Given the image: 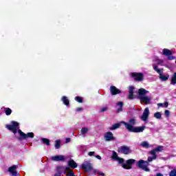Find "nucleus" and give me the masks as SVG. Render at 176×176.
Segmentation results:
<instances>
[{
  "mask_svg": "<svg viewBox=\"0 0 176 176\" xmlns=\"http://www.w3.org/2000/svg\"><path fill=\"white\" fill-rule=\"evenodd\" d=\"M100 175H104V174L102 173H98Z\"/></svg>",
  "mask_w": 176,
  "mask_h": 176,
  "instance_id": "obj_43",
  "label": "nucleus"
},
{
  "mask_svg": "<svg viewBox=\"0 0 176 176\" xmlns=\"http://www.w3.org/2000/svg\"><path fill=\"white\" fill-rule=\"evenodd\" d=\"M156 176H163V174H162V173H157Z\"/></svg>",
  "mask_w": 176,
  "mask_h": 176,
  "instance_id": "obj_42",
  "label": "nucleus"
},
{
  "mask_svg": "<svg viewBox=\"0 0 176 176\" xmlns=\"http://www.w3.org/2000/svg\"><path fill=\"white\" fill-rule=\"evenodd\" d=\"M42 141H43V144H45V145H50V140H49V139L43 138Z\"/></svg>",
  "mask_w": 176,
  "mask_h": 176,
  "instance_id": "obj_31",
  "label": "nucleus"
},
{
  "mask_svg": "<svg viewBox=\"0 0 176 176\" xmlns=\"http://www.w3.org/2000/svg\"><path fill=\"white\" fill-rule=\"evenodd\" d=\"M151 112L149 111V108L146 107L143 112V114L141 116V119L143 122H146L148 120V118H149V114Z\"/></svg>",
  "mask_w": 176,
  "mask_h": 176,
  "instance_id": "obj_8",
  "label": "nucleus"
},
{
  "mask_svg": "<svg viewBox=\"0 0 176 176\" xmlns=\"http://www.w3.org/2000/svg\"><path fill=\"white\" fill-rule=\"evenodd\" d=\"M88 132H89V128H86V127L82 128L81 134H82V135H86V134H87Z\"/></svg>",
  "mask_w": 176,
  "mask_h": 176,
  "instance_id": "obj_25",
  "label": "nucleus"
},
{
  "mask_svg": "<svg viewBox=\"0 0 176 176\" xmlns=\"http://www.w3.org/2000/svg\"><path fill=\"white\" fill-rule=\"evenodd\" d=\"M138 93H139V98H141V97H144L145 94H148V93H149V91L142 88V89H139Z\"/></svg>",
  "mask_w": 176,
  "mask_h": 176,
  "instance_id": "obj_17",
  "label": "nucleus"
},
{
  "mask_svg": "<svg viewBox=\"0 0 176 176\" xmlns=\"http://www.w3.org/2000/svg\"><path fill=\"white\" fill-rule=\"evenodd\" d=\"M75 100H76V101H77L78 102H82V101H83L82 99V98H80V97H79V96L76 97V98H75Z\"/></svg>",
  "mask_w": 176,
  "mask_h": 176,
  "instance_id": "obj_35",
  "label": "nucleus"
},
{
  "mask_svg": "<svg viewBox=\"0 0 176 176\" xmlns=\"http://www.w3.org/2000/svg\"><path fill=\"white\" fill-rule=\"evenodd\" d=\"M123 102H118L117 103V112H122L123 111Z\"/></svg>",
  "mask_w": 176,
  "mask_h": 176,
  "instance_id": "obj_19",
  "label": "nucleus"
},
{
  "mask_svg": "<svg viewBox=\"0 0 176 176\" xmlns=\"http://www.w3.org/2000/svg\"><path fill=\"white\" fill-rule=\"evenodd\" d=\"M82 168L85 170V171H90V170H93V166H91V164L89 162H85L82 165Z\"/></svg>",
  "mask_w": 176,
  "mask_h": 176,
  "instance_id": "obj_10",
  "label": "nucleus"
},
{
  "mask_svg": "<svg viewBox=\"0 0 176 176\" xmlns=\"http://www.w3.org/2000/svg\"><path fill=\"white\" fill-rule=\"evenodd\" d=\"M169 176H176V170L175 169L171 170L169 173Z\"/></svg>",
  "mask_w": 176,
  "mask_h": 176,
  "instance_id": "obj_33",
  "label": "nucleus"
},
{
  "mask_svg": "<svg viewBox=\"0 0 176 176\" xmlns=\"http://www.w3.org/2000/svg\"><path fill=\"white\" fill-rule=\"evenodd\" d=\"M107 111H108V107H104L100 109V112H107Z\"/></svg>",
  "mask_w": 176,
  "mask_h": 176,
  "instance_id": "obj_32",
  "label": "nucleus"
},
{
  "mask_svg": "<svg viewBox=\"0 0 176 176\" xmlns=\"http://www.w3.org/2000/svg\"><path fill=\"white\" fill-rule=\"evenodd\" d=\"M104 140L105 141H112L113 140H115L112 132H107L104 134Z\"/></svg>",
  "mask_w": 176,
  "mask_h": 176,
  "instance_id": "obj_14",
  "label": "nucleus"
},
{
  "mask_svg": "<svg viewBox=\"0 0 176 176\" xmlns=\"http://www.w3.org/2000/svg\"><path fill=\"white\" fill-rule=\"evenodd\" d=\"M51 160L53 162H64L65 157H64V155H55L51 157Z\"/></svg>",
  "mask_w": 176,
  "mask_h": 176,
  "instance_id": "obj_11",
  "label": "nucleus"
},
{
  "mask_svg": "<svg viewBox=\"0 0 176 176\" xmlns=\"http://www.w3.org/2000/svg\"><path fill=\"white\" fill-rule=\"evenodd\" d=\"M170 83L171 85H176V72L173 75Z\"/></svg>",
  "mask_w": 176,
  "mask_h": 176,
  "instance_id": "obj_26",
  "label": "nucleus"
},
{
  "mask_svg": "<svg viewBox=\"0 0 176 176\" xmlns=\"http://www.w3.org/2000/svg\"><path fill=\"white\" fill-rule=\"evenodd\" d=\"M61 142L60 140H56L55 141V148L56 149H60Z\"/></svg>",
  "mask_w": 176,
  "mask_h": 176,
  "instance_id": "obj_29",
  "label": "nucleus"
},
{
  "mask_svg": "<svg viewBox=\"0 0 176 176\" xmlns=\"http://www.w3.org/2000/svg\"><path fill=\"white\" fill-rule=\"evenodd\" d=\"M153 69L155 71H156V72H157V74H160V78L162 80L166 81V80H168V76H164V75L162 74V73L163 72L162 70L160 69H157V65H153Z\"/></svg>",
  "mask_w": 176,
  "mask_h": 176,
  "instance_id": "obj_6",
  "label": "nucleus"
},
{
  "mask_svg": "<svg viewBox=\"0 0 176 176\" xmlns=\"http://www.w3.org/2000/svg\"><path fill=\"white\" fill-rule=\"evenodd\" d=\"M141 146H142L143 148H149V146H151L149 145V143H148V142H142L141 143Z\"/></svg>",
  "mask_w": 176,
  "mask_h": 176,
  "instance_id": "obj_28",
  "label": "nucleus"
},
{
  "mask_svg": "<svg viewBox=\"0 0 176 176\" xmlns=\"http://www.w3.org/2000/svg\"><path fill=\"white\" fill-rule=\"evenodd\" d=\"M82 107H78V108H77L76 109V111H77V112H80V111H82Z\"/></svg>",
  "mask_w": 176,
  "mask_h": 176,
  "instance_id": "obj_40",
  "label": "nucleus"
},
{
  "mask_svg": "<svg viewBox=\"0 0 176 176\" xmlns=\"http://www.w3.org/2000/svg\"><path fill=\"white\" fill-rule=\"evenodd\" d=\"M131 75L135 80H142L144 79V75L142 73H132Z\"/></svg>",
  "mask_w": 176,
  "mask_h": 176,
  "instance_id": "obj_12",
  "label": "nucleus"
},
{
  "mask_svg": "<svg viewBox=\"0 0 176 176\" xmlns=\"http://www.w3.org/2000/svg\"><path fill=\"white\" fill-rule=\"evenodd\" d=\"M164 151V146H158L157 148L149 152L150 155H152L153 157H148V162H152L153 160H156L157 155H156V153L157 152H163Z\"/></svg>",
  "mask_w": 176,
  "mask_h": 176,
  "instance_id": "obj_3",
  "label": "nucleus"
},
{
  "mask_svg": "<svg viewBox=\"0 0 176 176\" xmlns=\"http://www.w3.org/2000/svg\"><path fill=\"white\" fill-rule=\"evenodd\" d=\"M16 168H17V166L14 165L10 168H8V172L12 174V176H17V171H16Z\"/></svg>",
  "mask_w": 176,
  "mask_h": 176,
  "instance_id": "obj_15",
  "label": "nucleus"
},
{
  "mask_svg": "<svg viewBox=\"0 0 176 176\" xmlns=\"http://www.w3.org/2000/svg\"><path fill=\"white\" fill-rule=\"evenodd\" d=\"M96 159H98V160H101V156L96 155Z\"/></svg>",
  "mask_w": 176,
  "mask_h": 176,
  "instance_id": "obj_41",
  "label": "nucleus"
},
{
  "mask_svg": "<svg viewBox=\"0 0 176 176\" xmlns=\"http://www.w3.org/2000/svg\"><path fill=\"white\" fill-rule=\"evenodd\" d=\"M68 142H71V138H66V144H68Z\"/></svg>",
  "mask_w": 176,
  "mask_h": 176,
  "instance_id": "obj_39",
  "label": "nucleus"
},
{
  "mask_svg": "<svg viewBox=\"0 0 176 176\" xmlns=\"http://www.w3.org/2000/svg\"><path fill=\"white\" fill-rule=\"evenodd\" d=\"M95 153H96V152H94V151H91V152H89V153H88V155H89V156H93V155H94Z\"/></svg>",
  "mask_w": 176,
  "mask_h": 176,
  "instance_id": "obj_37",
  "label": "nucleus"
},
{
  "mask_svg": "<svg viewBox=\"0 0 176 176\" xmlns=\"http://www.w3.org/2000/svg\"><path fill=\"white\" fill-rule=\"evenodd\" d=\"M157 107L158 108H167L168 107V102H164V103H158Z\"/></svg>",
  "mask_w": 176,
  "mask_h": 176,
  "instance_id": "obj_22",
  "label": "nucleus"
},
{
  "mask_svg": "<svg viewBox=\"0 0 176 176\" xmlns=\"http://www.w3.org/2000/svg\"><path fill=\"white\" fill-rule=\"evenodd\" d=\"M172 54L173 52L168 49H164L163 50V54H164L165 56H170Z\"/></svg>",
  "mask_w": 176,
  "mask_h": 176,
  "instance_id": "obj_23",
  "label": "nucleus"
},
{
  "mask_svg": "<svg viewBox=\"0 0 176 176\" xmlns=\"http://www.w3.org/2000/svg\"><path fill=\"white\" fill-rule=\"evenodd\" d=\"M112 159L117 160L120 164H122V163L124 162V160H123V158L119 157L118 156V153L115 151L113 152Z\"/></svg>",
  "mask_w": 176,
  "mask_h": 176,
  "instance_id": "obj_13",
  "label": "nucleus"
},
{
  "mask_svg": "<svg viewBox=\"0 0 176 176\" xmlns=\"http://www.w3.org/2000/svg\"><path fill=\"white\" fill-rule=\"evenodd\" d=\"M110 92L112 96H116V94H120V91L119 89L116 88L115 86H111L110 87Z\"/></svg>",
  "mask_w": 176,
  "mask_h": 176,
  "instance_id": "obj_16",
  "label": "nucleus"
},
{
  "mask_svg": "<svg viewBox=\"0 0 176 176\" xmlns=\"http://www.w3.org/2000/svg\"><path fill=\"white\" fill-rule=\"evenodd\" d=\"M62 101L65 104V105H69V100H68V98L66 96H63L62 98Z\"/></svg>",
  "mask_w": 176,
  "mask_h": 176,
  "instance_id": "obj_24",
  "label": "nucleus"
},
{
  "mask_svg": "<svg viewBox=\"0 0 176 176\" xmlns=\"http://www.w3.org/2000/svg\"><path fill=\"white\" fill-rule=\"evenodd\" d=\"M157 64H163V60H160V59H157Z\"/></svg>",
  "mask_w": 176,
  "mask_h": 176,
  "instance_id": "obj_36",
  "label": "nucleus"
},
{
  "mask_svg": "<svg viewBox=\"0 0 176 176\" xmlns=\"http://www.w3.org/2000/svg\"><path fill=\"white\" fill-rule=\"evenodd\" d=\"M164 115H165L166 118H168L170 116V111L165 110L164 111Z\"/></svg>",
  "mask_w": 176,
  "mask_h": 176,
  "instance_id": "obj_34",
  "label": "nucleus"
},
{
  "mask_svg": "<svg viewBox=\"0 0 176 176\" xmlns=\"http://www.w3.org/2000/svg\"><path fill=\"white\" fill-rule=\"evenodd\" d=\"M138 165L140 168H142L144 171H149V168H148V166H149V162L140 160V161H138Z\"/></svg>",
  "mask_w": 176,
  "mask_h": 176,
  "instance_id": "obj_4",
  "label": "nucleus"
},
{
  "mask_svg": "<svg viewBox=\"0 0 176 176\" xmlns=\"http://www.w3.org/2000/svg\"><path fill=\"white\" fill-rule=\"evenodd\" d=\"M118 152L124 153V155H129V153H131V150H130V147L124 146L118 148Z\"/></svg>",
  "mask_w": 176,
  "mask_h": 176,
  "instance_id": "obj_9",
  "label": "nucleus"
},
{
  "mask_svg": "<svg viewBox=\"0 0 176 176\" xmlns=\"http://www.w3.org/2000/svg\"><path fill=\"white\" fill-rule=\"evenodd\" d=\"M65 173L66 175H67V176H74V172L71 169H69V168H66Z\"/></svg>",
  "mask_w": 176,
  "mask_h": 176,
  "instance_id": "obj_21",
  "label": "nucleus"
},
{
  "mask_svg": "<svg viewBox=\"0 0 176 176\" xmlns=\"http://www.w3.org/2000/svg\"><path fill=\"white\" fill-rule=\"evenodd\" d=\"M135 120L132 118L129 120V122L121 121L119 123L114 124L111 127H109V129L116 130V129H119L122 124H124V126H125V129L131 133H142V131L145 130V126L135 127L134 126H135Z\"/></svg>",
  "mask_w": 176,
  "mask_h": 176,
  "instance_id": "obj_1",
  "label": "nucleus"
},
{
  "mask_svg": "<svg viewBox=\"0 0 176 176\" xmlns=\"http://www.w3.org/2000/svg\"><path fill=\"white\" fill-rule=\"evenodd\" d=\"M68 164L72 168H76L78 167V164H76V162L74 160H70L68 162Z\"/></svg>",
  "mask_w": 176,
  "mask_h": 176,
  "instance_id": "obj_20",
  "label": "nucleus"
},
{
  "mask_svg": "<svg viewBox=\"0 0 176 176\" xmlns=\"http://www.w3.org/2000/svg\"><path fill=\"white\" fill-rule=\"evenodd\" d=\"M19 122L12 121L11 122V124L6 125V127L8 129V130H10V131H12L14 134H16L18 133L23 140H26V138H34V133H28L27 134L24 133L21 130L19 129H20V126H19Z\"/></svg>",
  "mask_w": 176,
  "mask_h": 176,
  "instance_id": "obj_2",
  "label": "nucleus"
},
{
  "mask_svg": "<svg viewBox=\"0 0 176 176\" xmlns=\"http://www.w3.org/2000/svg\"><path fill=\"white\" fill-rule=\"evenodd\" d=\"M154 118H155V119H162V113L160 112L155 113Z\"/></svg>",
  "mask_w": 176,
  "mask_h": 176,
  "instance_id": "obj_27",
  "label": "nucleus"
},
{
  "mask_svg": "<svg viewBox=\"0 0 176 176\" xmlns=\"http://www.w3.org/2000/svg\"><path fill=\"white\" fill-rule=\"evenodd\" d=\"M140 100L142 104H146V105H149V104H151V101H152V97L146 96H140Z\"/></svg>",
  "mask_w": 176,
  "mask_h": 176,
  "instance_id": "obj_7",
  "label": "nucleus"
},
{
  "mask_svg": "<svg viewBox=\"0 0 176 176\" xmlns=\"http://www.w3.org/2000/svg\"><path fill=\"white\" fill-rule=\"evenodd\" d=\"M168 60H175V57L173 56H168Z\"/></svg>",
  "mask_w": 176,
  "mask_h": 176,
  "instance_id": "obj_38",
  "label": "nucleus"
},
{
  "mask_svg": "<svg viewBox=\"0 0 176 176\" xmlns=\"http://www.w3.org/2000/svg\"><path fill=\"white\" fill-rule=\"evenodd\" d=\"M135 163V160L130 159L126 161V164H122V168L125 170H130L131 168V164H134Z\"/></svg>",
  "mask_w": 176,
  "mask_h": 176,
  "instance_id": "obj_5",
  "label": "nucleus"
},
{
  "mask_svg": "<svg viewBox=\"0 0 176 176\" xmlns=\"http://www.w3.org/2000/svg\"><path fill=\"white\" fill-rule=\"evenodd\" d=\"M4 110L6 112V115H7L8 116H9V115H10L12 113V109H10L9 108H5Z\"/></svg>",
  "mask_w": 176,
  "mask_h": 176,
  "instance_id": "obj_30",
  "label": "nucleus"
},
{
  "mask_svg": "<svg viewBox=\"0 0 176 176\" xmlns=\"http://www.w3.org/2000/svg\"><path fill=\"white\" fill-rule=\"evenodd\" d=\"M129 99L133 100L134 98V96L133 95L134 93V87H129Z\"/></svg>",
  "mask_w": 176,
  "mask_h": 176,
  "instance_id": "obj_18",
  "label": "nucleus"
}]
</instances>
